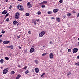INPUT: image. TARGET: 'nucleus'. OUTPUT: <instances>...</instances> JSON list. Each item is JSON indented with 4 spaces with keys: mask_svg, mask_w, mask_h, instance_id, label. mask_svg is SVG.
<instances>
[{
    "mask_svg": "<svg viewBox=\"0 0 79 79\" xmlns=\"http://www.w3.org/2000/svg\"><path fill=\"white\" fill-rule=\"evenodd\" d=\"M36 20H35L34 19H33L32 20V23H36Z\"/></svg>",
    "mask_w": 79,
    "mask_h": 79,
    "instance_id": "5701e85b",
    "label": "nucleus"
},
{
    "mask_svg": "<svg viewBox=\"0 0 79 79\" xmlns=\"http://www.w3.org/2000/svg\"><path fill=\"white\" fill-rule=\"evenodd\" d=\"M75 65H77L78 66H79V62L75 64Z\"/></svg>",
    "mask_w": 79,
    "mask_h": 79,
    "instance_id": "393cba45",
    "label": "nucleus"
},
{
    "mask_svg": "<svg viewBox=\"0 0 79 79\" xmlns=\"http://www.w3.org/2000/svg\"><path fill=\"white\" fill-rule=\"evenodd\" d=\"M21 75H18L17 76L16 79H19V78H20V77H21Z\"/></svg>",
    "mask_w": 79,
    "mask_h": 79,
    "instance_id": "f3484780",
    "label": "nucleus"
},
{
    "mask_svg": "<svg viewBox=\"0 0 79 79\" xmlns=\"http://www.w3.org/2000/svg\"><path fill=\"white\" fill-rule=\"evenodd\" d=\"M18 7L19 10H21V11H22V10H23V9H24L23 7L20 5H18Z\"/></svg>",
    "mask_w": 79,
    "mask_h": 79,
    "instance_id": "20e7f679",
    "label": "nucleus"
},
{
    "mask_svg": "<svg viewBox=\"0 0 79 79\" xmlns=\"http://www.w3.org/2000/svg\"><path fill=\"white\" fill-rule=\"evenodd\" d=\"M73 13H75L76 12L74 10H73Z\"/></svg>",
    "mask_w": 79,
    "mask_h": 79,
    "instance_id": "de8ad7c7",
    "label": "nucleus"
},
{
    "mask_svg": "<svg viewBox=\"0 0 79 79\" xmlns=\"http://www.w3.org/2000/svg\"><path fill=\"white\" fill-rule=\"evenodd\" d=\"M8 71V68H6V69H4L2 72L3 74H6L7 73V72Z\"/></svg>",
    "mask_w": 79,
    "mask_h": 79,
    "instance_id": "7ed1b4c3",
    "label": "nucleus"
},
{
    "mask_svg": "<svg viewBox=\"0 0 79 79\" xmlns=\"http://www.w3.org/2000/svg\"><path fill=\"white\" fill-rule=\"evenodd\" d=\"M58 11V10L57 9H55L53 10L54 13H56Z\"/></svg>",
    "mask_w": 79,
    "mask_h": 79,
    "instance_id": "2eb2a0df",
    "label": "nucleus"
},
{
    "mask_svg": "<svg viewBox=\"0 0 79 79\" xmlns=\"http://www.w3.org/2000/svg\"><path fill=\"white\" fill-rule=\"evenodd\" d=\"M18 67H19V68H21V66H20V65H19Z\"/></svg>",
    "mask_w": 79,
    "mask_h": 79,
    "instance_id": "bf43d9fd",
    "label": "nucleus"
},
{
    "mask_svg": "<svg viewBox=\"0 0 79 79\" xmlns=\"http://www.w3.org/2000/svg\"><path fill=\"white\" fill-rule=\"evenodd\" d=\"M41 7L42 8H45V5H42L41 6Z\"/></svg>",
    "mask_w": 79,
    "mask_h": 79,
    "instance_id": "c9c22d12",
    "label": "nucleus"
},
{
    "mask_svg": "<svg viewBox=\"0 0 79 79\" xmlns=\"http://www.w3.org/2000/svg\"><path fill=\"white\" fill-rule=\"evenodd\" d=\"M45 32L44 31H43L40 33L39 35L40 37H42L45 34Z\"/></svg>",
    "mask_w": 79,
    "mask_h": 79,
    "instance_id": "f03ea898",
    "label": "nucleus"
},
{
    "mask_svg": "<svg viewBox=\"0 0 79 79\" xmlns=\"http://www.w3.org/2000/svg\"><path fill=\"white\" fill-rule=\"evenodd\" d=\"M27 69V67L25 66L24 68H23L22 69Z\"/></svg>",
    "mask_w": 79,
    "mask_h": 79,
    "instance_id": "2f4dec72",
    "label": "nucleus"
},
{
    "mask_svg": "<svg viewBox=\"0 0 79 79\" xmlns=\"http://www.w3.org/2000/svg\"><path fill=\"white\" fill-rule=\"evenodd\" d=\"M32 47H33V48H34V46H32Z\"/></svg>",
    "mask_w": 79,
    "mask_h": 79,
    "instance_id": "052dcab7",
    "label": "nucleus"
},
{
    "mask_svg": "<svg viewBox=\"0 0 79 79\" xmlns=\"http://www.w3.org/2000/svg\"><path fill=\"white\" fill-rule=\"evenodd\" d=\"M2 13L3 15H5L7 13V11L6 10H5L3 11L2 12Z\"/></svg>",
    "mask_w": 79,
    "mask_h": 79,
    "instance_id": "9b49d317",
    "label": "nucleus"
},
{
    "mask_svg": "<svg viewBox=\"0 0 79 79\" xmlns=\"http://www.w3.org/2000/svg\"><path fill=\"white\" fill-rule=\"evenodd\" d=\"M27 5L28 8H31L32 7V4L30 2H28L27 3Z\"/></svg>",
    "mask_w": 79,
    "mask_h": 79,
    "instance_id": "39448f33",
    "label": "nucleus"
},
{
    "mask_svg": "<svg viewBox=\"0 0 79 79\" xmlns=\"http://www.w3.org/2000/svg\"><path fill=\"white\" fill-rule=\"evenodd\" d=\"M17 39H19L20 38V37H19V36H17Z\"/></svg>",
    "mask_w": 79,
    "mask_h": 79,
    "instance_id": "37998d69",
    "label": "nucleus"
},
{
    "mask_svg": "<svg viewBox=\"0 0 79 79\" xmlns=\"http://www.w3.org/2000/svg\"><path fill=\"white\" fill-rule=\"evenodd\" d=\"M35 49L34 48H31L30 50V53H32L34 52Z\"/></svg>",
    "mask_w": 79,
    "mask_h": 79,
    "instance_id": "0eeeda50",
    "label": "nucleus"
},
{
    "mask_svg": "<svg viewBox=\"0 0 79 79\" xmlns=\"http://www.w3.org/2000/svg\"><path fill=\"white\" fill-rule=\"evenodd\" d=\"M20 14L18 12L16 13L15 15V19H19V18L20 16Z\"/></svg>",
    "mask_w": 79,
    "mask_h": 79,
    "instance_id": "f257e3e1",
    "label": "nucleus"
},
{
    "mask_svg": "<svg viewBox=\"0 0 79 79\" xmlns=\"http://www.w3.org/2000/svg\"><path fill=\"white\" fill-rule=\"evenodd\" d=\"M52 13V11H49L48 12V15H50Z\"/></svg>",
    "mask_w": 79,
    "mask_h": 79,
    "instance_id": "aec40b11",
    "label": "nucleus"
},
{
    "mask_svg": "<svg viewBox=\"0 0 79 79\" xmlns=\"http://www.w3.org/2000/svg\"><path fill=\"white\" fill-rule=\"evenodd\" d=\"M5 2H8V0H5Z\"/></svg>",
    "mask_w": 79,
    "mask_h": 79,
    "instance_id": "a18cd8bd",
    "label": "nucleus"
},
{
    "mask_svg": "<svg viewBox=\"0 0 79 79\" xmlns=\"http://www.w3.org/2000/svg\"><path fill=\"white\" fill-rule=\"evenodd\" d=\"M49 44H53V42H52V41H51L50 43Z\"/></svg>",
    "mask_w": 79,
    "mask_h": 79,
    "instance_id": "58836bf2",
    "label": "nucleus"
},
{
    "mask_svg": "<svg viewBox=\"0 0 79 79\" xmlns=\"http://www.w3.org/2000/svg\"><path fill=\"white\" fill-rule=\"evenodd\" d=\"M35 62L36 64H38V63H39V62L37 60H35Z\"/></svg>",
    "mask_w": 79,
    "mask_h": 79,
    "instance_id": "a878e982",
    "label": "nucleus"
},
{
    "mask_svg": "<svg viewBox=\"0 0 79 79\" xmlns=\"http://www.w3.org/2000/svg\"><path fill=\"white\" fill-rule=\"evenodd\" d=\"M12 7V6H10V7H9L10 9H11V8Z\"/></svg>",
    "mask_w": 79,
    "mask_h": 79,
    "instance_id": "49530a36",
    "label": "nucleus"
},
{
    "mask_svg": "<svg viewBox=\"0 0 79 79\" xmlns=\"http://www.w3.org/2000/svg\"><path fill=\"white\" fill-rule=\"evenodd\" d=\"M34 23H35L34 24L35 25V24H37L35 22Z\"/></svg>",
    "mask_w": 79,
    "mask_h": 79,
    "instance_id": "13d9d810",
    "label": "nucleus"
},
{
    "mask_svg": "<svg viewBox=\"0 0 79 79\" xmlns=\"http://www.w3.org/2000/svg\"><path fill=\"white\" fill-rule=\"evenodd\" d=\"M77 51H78V49L77 48H74L73 50V53H75L77 52Z\"/></svg>",
    "mask_w": 79,
    "mask_h": 79,
    "instance_id": "423d86ee",
    "label": "nucleus"
},
{
    "mask_svg": "<svg viewBox=\"0 0 79 79\" xmlns=\"http://www.w3.org/2000/svg\"><path fill=\"white\" fill-rule=\"evenodd\" d=\"M71 74V72H69L67 74V76H68V77H69V76H70Z\"/></svg>",
    "mask_w": 79,
    "mask_h": 79,
    "instance_id": "412c9836",
    "label": "nucleus"
},
{
    "mask_svg": "<svg viewBox=\"0 0 79 79\" xmlns=\"http://www.w3.org/2000/svg\"><path fill=\"white\" fill-rule=\"evenodd\" d=\"M20 24H21V23H19L17 24V26H19V25H20Z\"/></svg>",
    "mask_w": 79,
    "mask_h": 79,
    "instance_id": "ea45409f",
    "label": "nucleus"
},
{
    "mask_svg": "<svg viewBox=\"0 0 79 79\" xmlns=\"http://www.w3.org/2000/svg\"><path fill=\"white\" fill-rule=\"evenodd\" d=\"M19 47L20 49H21V47H20V46H19Z\"/></svg>",
    "mask_w": 79,
    "mask_h": 79,
    "instance_id": "603ef678",
    "label": "nucleus"
},
{
    "mask_svg": "<svg viewBox=\"0 0 79 79\" xmlns=\"http://www.w3.org/2000/svg\"><path fill=\"white\" fill-rule=\"evenodd\" d=\"M5 58L6 60H9V58H8V57H5Z\"/></svg>",
    "mask_w": 79,
    "mask_h": 79,
    "instance_id": "c85d7f7f",
    "label": "nucleus"
},
{
    "mask_svg": "<svg viewBox=\"0 0 79 79\" xmlns=\"http://www.w3.org/2000/svg\"><path fill=\"white\" fill-rule=\"evenodd\" d=\"M25 15L27 16H29V14L27 13Z\"/></svg>",
    "mask_w": 79,
    "mask_h": 79,
    "instance_id": "cd10ccee",
    "label": "nucleus"
},
{
    "mask_svg": "<svg viewBox=\"0 0 79 79\" xmlns=\"http://www.w3.org/2000/svg\"><path fill=\"white\" fill-rule=\"evenodd\" d=\"M5 32V31H3V30L2 31V34H4Z\"/></svg>",
    "mask_w": 79,
    "mask_h": 79,
    "instance_id": "f704fd0d",
    "label": "nucleus"
},
{
    "mask_svg": "<svg viewBox=\"0 0 79 79\" xmlns=\"http://www.w3.org/2000/svg\"><path fill=\"white\" fill-rule=\"evenodd\" d=\"M60 3H62L63 2V0H60L59 1Z\"/></svg>",
    "mask_w": 79,
    "mask_h": 79,
    "instance_id": "4c0bfd02",
    "label": "nucleus"
},
{
    "mask_svg": "<svg viewBox=\"0 0 79 79\" xmlns=\"http://www.w3.org/2000/svg\"><path fill=\"white\" fill-rule=\"evenodd\" d=\"M79 13H78L77 14V17H79Z\"/></svg>",
    "mask_w": 79,
    "mask_h": 79,
    "instance_id": "3c124183",
    "label": "nucleus"
},
{
    "mask_svg": "<svg viewBox=\"0 0 79 79\" xmlns=\"http://www.w3.org/2000/svg\"><path fill=\"white\" fill-rule=\"evenodd\" d=\"M2 37V35H0V37Z\"/></svg>",
    "mask_w": 79,
    "mask_h": 79,
    "instance_id": "4d7b16f0",
    "label": "nucleus"
},
{
    "mask_svg": "<svg viewBox=\"0 0 79 79\" xmlns=\"http://www.w3.org/2000/svg\"><path fill=\"white\" fill-rule=\"evenodd\" d=\"M51 19H55V18H54V17H52L51 18Z\"/></svg>",
    "mask_w": 79,
    "mask_h": 79,
    "instance_id": "09e8293b",
    "label": "nucleus"
},
{
    "mask_svg": "<svg viewBox=\"0 0 79 79\" xmlns=\"http://www.w3.org/2000/svg\"><path fill=\"white\" fill-rule=\"evenodd\" d=\"M25 74H27V73H29V71L28 70H27L25 72Z\"/></svg>",
    "mask_w": 79,
    "mask_h": 79,
    "instance_id": "bb28decb",
    "label": "nucleus"
},
{
    "mask_svg": "<svg viewBox=\"0 0 79 79\" xmlns=\"http://www.w3.org/2000/svg\"><path fill=\"white\" fill-rule=\"evenodd\" d=\"M15 71H12L10 72V74L12 75L13 74H15Z\"/></svg>",
    "mask_w": 79,
    "mask_h": 79,
    "instance_id": "6ab92c4d",
    "label": "nucleus"
},
{
    "mask_svg": "<svg viewBox=\"0 0 79 79\" xmlns=\"http://www.w3.org/2000/svg\"><path fill=\"white\" fill-rule=\"evenodd\" d=\"M18 23V21L15 20L13 22V24L14 25H16V24Z\"/></svg>",
    "mask_w": 79,
    "mask_h": 79,
    "instance_id": "4468645a",
    "label": "nucleus"
},
{
    "mask_svg": "<svg viewBox=\"0 0 79 79\" xmlns=\"http://www.w3.org/2000/svg\"><path fill=\"white\" fill-rule=\"evenodd\" d=\"M71 13H69L67 14V16H71Z\"/></svg>",
    "mask_w": 79,
    "mask_h": 79,
    "instance_id": "7c9ffc66",
    "label": "nucleus"
},
{
    "mask_svg": "<svg viewBox=\"0 0 79 79\" xmlns=\"http://www.w3.org/2000/svg\"><path fill=\"white\" fill-rule=\"evenodd\" d=\"M4 44H8V43H10V41H4L3 42Z\"/></svg>",
    "mask_w": 79,
    "mask_h": 79,
    "instance_id": "6e6552de",
    "label": "nucleus"
},
{
    "mask_svg": "<svg viewBox=\"0 0 79 79\" xmlns=\"http://www.w3.org/2000/svg\"><path fill=\"white\" fill-rule=\"evenodd\" d=\"M56 20L58 22H60L61 21V19L60 18H56Z\"/></svg>",
    "mask_w": 79,
    "mask_h": 79,
    "instance_id": "9d476101",
    "label": "nucleus"
},
{
    "mask_svg": "<svg viewBox=\"0 0 79 79\" xmlns=\"http://www.w3.org/2000/svg\"><path fill=\"white\" fill-rule=\"evenodd\" d=\"M35 70L36 73H39V69L38 68H35Z\"/></svg>",
    "mask_w": 79,
    "mask_h": 79,
    "instance_id": "f8f14e48",
    "label": "nucleus"
},
{
    "mask_svg": "<svg viewBox=\"0 0 79 79\" xmlns=\"http://www.w3.org/2000/svg\"><path fill=\"white\" fill-rule=\"evenodd\" d=\"M45 75V73H44L41 76V77H43L44 76V75Z\"/></svg>",
    "mask_w": 79,
    "mask_h": 79,
    "instance_id": "4be33fe9",
    "label": "nucleus"
},
{
    "mask_svg": "<svg viewBox=\"0 0 79 79\" xmlns=\"http://www.w3.org/2000/svg\"><path fill=\"white\" fill-rule=\"evenodd\" d=\"M36 21H37V22H38V21H39V19H36Z\"/></svg>",
    "mask_w": 79,
    "mask_h": 79,
    "instance_id": "79ce46f5",
    "label": "nucleus"
},
{
    "mask_svg": "<svg viewBox=\"0 0 79 79\" xmlns=\"http://www.w3.org/2000/svg\"><path fill=\"white\" fill-rule=\"evenodd\" d=\"M2 42V40H0V43H1Z\"/></svg>",
    "mask_w": 79,
    "mask_h": 79,
    "instance_id": "864d4df0",
    "label": "nucleus"
},
{
    "mask_svg": "<svg viewBox=\"0 0 79 79\" xmlns=\"http://www.w3.org/2000/svg\"><path fill=\"white\" fill-rule=\"evenodd\" d=\"M68 52H71V49H69L68 50Z\"/></svg>",
    "mask_w": 79,
    "mask_h": 79,
    "instance_id": "473e14b6",
    "label": "nucleus"
},
{
    "mask_svg": "<svg viewBox=\"0 0 79 79\" xmlns=\"http://www.w3.org/2000/svg\"><path fill=\"white\" fill-rule=\"evenodd\" d=\"M7 48H11V49H13V46L11 45L10 46H9L7 47Z\"/></svg>",
    "mask_w": 79,
    "mask_h": 79,
    "instance_id": "ddd939ff",
    "label": "nucleus"
},
{
    "mask_svg": "<svg viewBox=\"0 0 79 79\" xmlns=\"http://www.w3.org/2000/svg\"><path fill=\"white\" fill-rule=\"evenodd\" d=\"M63 17H64V18H66V16L65 15V16H64Z\"/></svg>",
    "mask_w": 79,
    "mask_h": 79,
    "instance_id": "5fc2aeb1",
    "label": "nucleus"
},
{
    "mask_svg": "<svg viewBox=\"0 0 79 79\" xmlns=\"http://www.w3.org/2000/svg\"><path fill=\"white\" fill-rule=\"evenodd\" d=\"M4 61V60L3 59H1L0 60V62L1 64H3V63Z\"/></svg>",
    "mask_w": 79,
    "mask_h": 79,
    "instance_id": "a211bd4d",
    "label": "nucleus"
},
{
    "mask_svg": "<svg viewBox=\"0 0 79 79\" xmlns=\"http://www.w3.org/2000/svg\"><path fill=\"white\" fill-rule=\"evenodd\" d=\"M28 33L29 34H31V31H29L28 32Z\"/></svg>",
    "mask_w": 79,
    "mask_h": 79,
    "instance_id": "a19ab883",
    "label": "nucleus"
},
{
    "mask_svg": "<svg viewBox=\"0 0 79 79\" xmlns=\"http://www.w3.org/2000/svg\"><path fill=\"white\" fill-rule=\"evenodd\" d=\"M46 55H47V53H44L42 54V56H45Z\"/></svg>",
    "mask_w": 79,
    "mask_h": 79,
    "instance_id": "b1692460",
    "label": "nucleus"
},
{
    "mask_svg": "<svg viewBox=\"0 0 79 79\" xmlns=\"http://www.w3.org/2000/svg\"><path fill=\"white\" fill-rule=\"evenodd\" d=\"M23 0H18V1L20 2V1H22Z\"/></svg>",
    "mask_w": 79,
    "mask_h": 79,
    "instance_id": "6e6d98bb",
    "label": "nucleus"
},
{
    "mask_svg": "<svg viewBox=\"0 0 79 79\" xmlns=\"http://www.w3.org/2000/svg\"><path fill=\"white\" fill-rule=\"evenodd\" d=\"M46 3H47V2L46 1H43L40 3L41 4H45Z\"/></svg>",
    "mask_w": 79,
    "mask_h": 79,
    "instance_id": "dca6fc26",
    "label": "nucleus"
},
{
    "mask_svg": "<svg viewBox=\"0 0 79 79\" xmlns=\"http://www.w3.org/2000/svg\"><path fill=\"white\" fill-rule=\"evenodd\" d=\"M78 40H79V38H78Z\"/></svg>",
    "mask_w": 79,
    "mask_h": 79,
    "instance_id": "680f3d73",
    "label": "nucleus"
},
{
    "mask_svg": "<svg viewBox=\"0 0 79 79\" xmlns=\"http://www.w3.org/2000/svg\"><path fill=\"white\" fill-rule=\"evenodd\" d=\"M38 15H40V14H41V12H40V11H38L37 12Z\"/></svg>",
    "mask_w": 79,
    "mask_h": 79,
    "instance_id": "c756f323",
    "label": "nucleus"
},
{
    "mask_svg": "<svg viewBox=\"0 0 79 79\" xmlns=\"http://www.w3.org/2000/svg\"><path fill=\"white\" fill-rule=\"evenodd\" d=\"M49 57L52 59L53 57V54L52 53H50L49 54Z\"/></svg>",
    "mask_w": 79,
    "mask_h": 79,
    "instance_id": "1a4fd4ad",
    "label": "nucleus"
},
{
    "mask_svg": "<svg viewBox=\"0 0 79 79\" xmlns=\"http://www.w3.org/2000/svg\"><path fill=\"white\" fill-rule=\"evenodd\" d=\"M6 21H7V22H8L9 21V18H7L6 19Z\"/></svg>",
    "mask_w": 79,
    "mask_h": 79,
    "instance_id": "72a5a7b5",
    "label": "nucleus"
},
{
    "mask_svg": "<svg viewBox=\"0 0 79 79\" xmlns=\"http://www.w3.org/2000/svg\"><path fill=\"white\" fill-rule=\"evenodd\" d=\"M77 59H79V56H78L77 57Z\"/></svg>",
    "mask_w": 79,
    "mask_h": 79,
    "instance_id": "8fccbe9b",
    "label": "nucleus"
},
{
    "mask_svg": "<svg viewBox=\"0 0 79 79\" xmlns=\"http://www.w3.org/2000/svg\"><path fill=\"white\" fill-rule=\"evenodd\" d=\"M44 47H45V45L43 46V48H43V49L45 48H44Z\"/></svg>",
    "mask_w": 79,
    "mask_h": 79,
    "instance_id": "c03bdc74",
    "label": "nucleus"
},
{
    "mask_svg": "<svg viewBox=\"0 0 79 79\" xmlns=\"http://www.w3.org/2000/svg\"><path fill=\"white\" fill-rule=\"evenodd\" d=\"M9 15V14H6L5 16V18H6V16H8Z\"/></svg>",
    "mask_w": 79,
    "mask_h": 79,
    "instance_id": "e433bc0d",
    "label": "nucleus"
}]
</instances>
